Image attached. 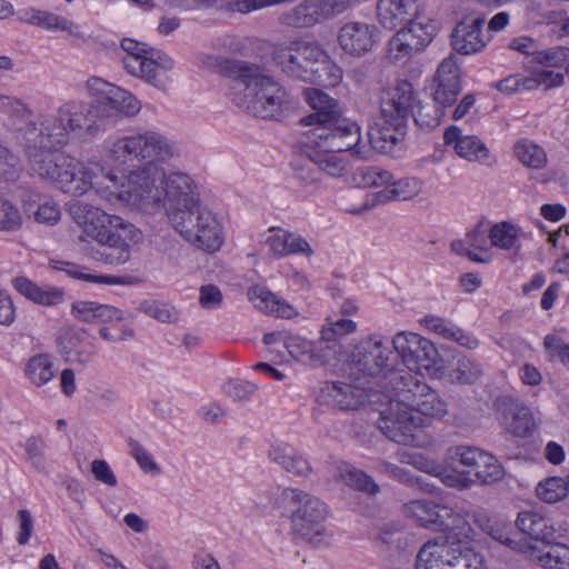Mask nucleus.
<instances>
[{"instance_id":"obj_34","label":"nucleus","mask_w":569,"mask_h":569,"mask_svg":"<svg viewBox=\"0 0 569 569\" xmlns=\"http://www.w3.org/2000/svg\"><path fill=\"white\" fill-rule=\"evenodd\" d=\"M516 523L522 533L537 541H542L546 546L552 543L557 537V529L553 521L538 512H520Z\"/></svg>"},{"instance_id":"obj_56","label":"nucleus","mask_w":569,"mask_h":569,"mask_svg":"<svg viewBox=\"0 0 569 569\" xmlns=\"http://www.w3.org/2000/svg\"><path fill=\"white\" fill-rule=\"evenodd\" d=\"M569 59L568 47H552L543 50H539L536 53L535 62L546 66L558 68L561 67Z\"/></svg>"},{"instance_id":"obj_15","label":"nucleus","mask_w":569,"mask_h":569,"mask_svg":"<svg viewBox=\"0 0 569 569\" xmlns=\"http://www.w3.org/2000/svg\"><path fill=\"white\" fill-rule=\"evenodd\" d=\"M60 112L70 132L86 138L98 136L102 131L98 121L109 118V113H104L101 103L93 104L83 100L63 102L60 106Z\"/></svg>"},{"instance_id":"obj_33","label":"nucleus","mask_w":569,"mask_h":569,"mask_svg":"<svg viewBox=\"0 0 569 569\" xmlns=\"http://www.w3.org/2000/svg\"><path fill=\"white\" fill-rule=\"evenodd\" d=\"M248 298L256 308L266 313L283 319H292L299 316L296 307L266 287H252L248 292Z\"/></svg>"},{"instance_id":"obj_44","label":"nucleus","mask_w":569,"mask_h":569,"mask_svg":"<svg viewBox=\"0 0 569 569\" xmlns=\"http://www.w3.org/2000/svg\"><path fill=\"white\" fill-rule=\"evenodd\" d=\"M53 357L49 353H37L27 359L23 372L31 385L42 387L56 376Z\"/></svg>"},{"instance_id":"obj_10","label":"nucleus","mask_w":569,"mask_h":569,"mask_svg":"<svg viewBox=\"0 0 569 569\" xmlns=\"http://www.w3.org/2000/svg\"><path fill=\"white\" fill-rule=\"evenodd\" d=\"M302 146L331 152L351 151L353 156L365 157L359 124L341 116L310 128L305 133Z\"/></svg>"},{"instance_id":"obj_17","label":"nucleus","mask_w":569,"mask_h":569,"mask_svg":"<svg viewBox=\"0 0 569 569\" xmlns=\"http://www.w3.org/2000/svg\"><path fill=\"white\" fill-rule=\"evenodd\" d=\"M387 96L382 114L390 127L398 128L413 112L417 104L416 92L409 81L398 80L389 88Z\"/></svg>"},{"instance_id":"obj_51","label":"nucleus","mask_w":569,"mask_h":569,"mask_svg":"<svg viewBox=\"0 0 569 569\" xmlns=\"http://www.w3.org/2000/svg\"><path fill=\"white\" fill-rule=\"evenodd\" d=\"M38 27L51 32L64 31L76 38L83 37L79 26L62 16L46 10L41 12Z\"/></svg>"},{"instance_id":"obj_50","label":"nucleus","mask_w":569,"mask_h":569,"mask_svg":"<svg viewBox=\"0 0 569 569\" xmlns=\"http://www.w3.org/2000/svg\"><path fill=\"white\" fill-rule=\"evenodd\" d=\"M24 218L19 207L0 194V232L14 233L23 227Z\"/></svg>"},{"instance_id":"obj_64","label":"nucleus","mask_w":569,"mask_h":569,"mask_svg":"<svg viewBox=\"0 0 569 569\" xmlns=\"http://www.w3.org/2000/svg\"><path fill=\"white\" fill-rule=\"evenodd\" d=\"M18 520V531H17V542L20 546H24L29 542L34 527L33 518L29 510L21 509L17 515Z\"/></svg>"},{"instance_id":"obj_30","label":"nucleus","mask_w":569,"mask_h":569,"mask_svg":"<svg viewBox=\"0 0 569 569\" xmlns=\"http://www.w3.org/2000/svg\"><path fill=\"white\" fill-rule=\"evenodd\" d=\"M70 313L77 320L87 323L120 322L124 319V312L121 309L90 300L74 301Z\"/></svg>"},{"instance_id":"obj_48","label":"nucleus","mask_w":569,"mask_h":569,"mask_svg":"<svg viewBox=\"0 0 569 569\" xmlns=\"http://www.w3.org/2000/svg\"><path fill=\"white\" fill-rule=\"evenodd\" d=\"M483 375L482 366L469 357H458L455 366L450 369L448 377L453 383L472 385L480 380Z\"/></svg>"},{"instance_id":"obj_27","label":"nucleus","mask_w":569,"mask_h":569,"mask_svg":"<svg viewBox=\"0 0 569 569\" xmlns=\"http://www.w3.org/2000/svg\"><path fill=\"white\" fill-rule=\"evenodd\" d=\"M420 17L418 0H378L377 2V18L383 28L392 30Z\"/></svg>"},{"instance_id":"obj_35","label":"nucleus","mask_w":569,"mask_h":569,"mask_svg":"<svg viewBox=\"0 0 569 569\" xmlns=\"http://www.w3.org/2000/svg\"><path fill=\"white\" fill-rule=\"evenodd\" d=\"M12 286L28 300L44 307L58 306L64 301L66 293L62 288L40 287L27 277H16Z\"/></svg>"},{"instance_id":"obj_55","label":"nucleus","mask_w":569,"mask_h":569,"mask_svg":"<svg viewBox=\"0 0 569 569\" xmlns=\"http://www.w3.org/2000/svg\"><path fill=\"white\" fill-rule=\"evenodd\" d=\"M62 211L60 203L53 198L42 200L33 212V219L37 223L44 226H56L61 220Z\"/></svg>"},{"instance_id":"obj_40","label":"nucleus","mask_w":569,"mask_h":569,"mask_svg":"<svg viewBox=\"0 0 569 569\" xmlns=\"http://www.w3.org/2000/svg\"><path fill=\"white\" fill-rule=\"evenodd\" d=\"M407 27L397 31L403 42L412 46L415 52L421 51L428 46L436 32L435 24L426 17H420L406 23Z\"/></svg>"},{"instance_id":"obj_20","label":"nucleus","mask_w":569,"mask_h":569,"mask_svg":"<svg viewBox=\"0 0 569 569\" xmlns=\"http://www.w3.org/2000/svg\"><path fill=\"white\" fill-rule=\"evenodd\" d=\"M461 91L460 70L455 56L443 59L433 78L432 97L437 106H452Z\"/></svg>"},{"instance_id":"obj_52","label":"nucleus","mask_w":569,"mask_h":569,"mask_svg":"<svg viewBox=\"0 0 569 569\" xmlns=\"http://www.w3.org/2000/svg\"><path fill=\"white\" fill-rule=\"evenodd\" d=\"M526 16L528 21L533 26L555 24L562 19V13L560 11L549 9L538 0H532L528 4Z\"/></svg>"},{"instance_id":"obj_3","label":"nucleus","mask_w":569,"mask_h":569,"mask_svg":"<svg viewBox=\"0 0 569 569\" xmlns=\"http://www.w3.org/2000/svg\"><path fill=\"white\" fill-rule=\"evenodd\" d=\"M160 209L174 230L199 249L216 252L223 244L222 226L212 211L200 207L198 187L189 174L157 168L140 210Z\"/></svg>"},{"instance_id":"obj_32","label":"nucleus","mask_w":569,"mask_h":569,"mask_svg":"<svg viewBox=\"0 0 569 569\" xmlns=\"http://www.w3.org/2000/svg\"><path fill=\"white\" fill-rule=\"evenodd\" d=\"M268 456L286 472L296 477H307L312 470L309 460L297 448L287 442L273 443Z\"/></svg>"},{"instance_id":"obj_6","label":"nucleus","mask_w":569,"mask_h":569,"mask_svg":"<svg viewBox=\"0 0 569 569\" xmlns=\"http://www.w3.org/2000/svg\"><path fill=\"white\" fill-rule=\"evenodd\" d=\"M102 159L106 163L124 167L132 162L147 163L136 170L148 167H161L179 156L176 142L163 133L149 129H130L108 137L102 144Z\"/></svg>"},{"instance_id":"obj_13","label":"nucleus","mask_w":569,"mask_h":569,"mask_svg":"<svg viewBox=\"0 0 569 569\" xmlns=\"http://www.w3.org/2000/svg\"><path fill=\"white\" fill-rule=\"evenodd\" d=\"M270 56L284 73L303 81L310 78L308 69L312 61L323 59L325 50L315 42L291 39L272 44Z\"/></svg>"},{"instance_id":"obj_42","label":"nucleus","mask_w":569,"mask_h":569,"mask_svg":"<svg viewBox=\"0 0 569 569\" xmlns=\"http://www.w3.org/2000/svg\"><path fill=\"white\" fill-rule=\"evenodd\" d=\"M503 405H507L510 409V416L503 418L507 431L517 437L530 436L536 426L531 410L512 399H507Z\"/></svg>"},{"instance_id":"obj_19","label":"nucleus","mask_w":569,"mask_h":569,"mask_svg":"<svg viewBox=\"0 0 569 569\" xmlns=\"http://www.w3.org/2000/svg\"><path fill=\"white\" fill-rule=\"evenodd\" d=\"M486 18L482 16L467 17L460 21L452 32V48L460 54H476L482 51L491 37L483 32Z\"/></svg>"},{"instance_id":"obj_23","label":"nucleus","mask_w":569,"mask_h":569,"mask_svg":"<svg viewBox=\"0 0 569 569\" xmlns=\"http://www.w3.org/2000/svg\"><path fill=\"white\" fill-rule=\"evenodd\" d=\"M423 182L416 177H405L398 180L392 178V182L387 189L369 193L363 204L353 209L355 213H362L376 206L390 201H407L417 197L422 190Z\"/></svg>"},{"instance_id":"obj_57","label":"nucleus","mask_w":569,"mask_h":569,"mask_svg":"<svg viewBox=\"0 0 569 569\" xmlns=\"http://www.w3.org/2000/svg\"><path fill=\"white\" fill-rule=\"evenodd\" d=\"M130 455L137 461L140 469L146 473L158 475L160 467L154 461L152 455L138 441L130 440Z\"/></svg>"},{"instance_id":"obj_54","label":"nucleus","mask_w":569,"mask_h":569,"mask_svg":"<svg viewBox=\"0 0 569 569\" xmlns=\"http://www.w3.org/2000/svg\"><path fill=\"white\" fill-rule=\"evenodd\" d=\"M141 109L140 101L129 91L119 87V92L114 93L108 107L109 117L113 110L120 111L128 117L136 116Z\"/></svg>"},{"instance_id":"obj_59","label":"nucleus","mask_w":569,"mask_h":569,"mask_svg":"<svg viewBox=\"0 0 569 569\" xmlns=\"http://www.w3.org/2000/svg\"><path fill=\"white\" fill-rule=\"evenodd\" d=\"M23 447L26 450L27 459L30 461L32 467L38 471H43L46 450L44 441L39 437L31 436L26 440Z\"/></svg>"},{"instance_id":"obj_61","label":"nucleus","mask_w":569,"mask_h":569,"mask_svg":"<svg viewBox=\"0 0 569 569\" xmlns=\"http://www.w3.org/2000/svg\"><path fill=\"white\" fill-rule=\"evenodd\" d=\"M293 1L295 0H234L229 2L228 8L232 12L244 14L286 2L291 3Z\"/></svg>"},{"instance_id":"obj_38","label":"nucleus","mask_w":569,"mask_h":569,"mask_svg":"<svg viewBox=\"0 0 569 569\" xmlns=\"http://www.w3.org/2000/svg\"><path fill=\"white\" fill-rule=\"evenodd\" d=\"M527 558L545 569H569V546L550 543L540 549L532 543Z\"/></svg>"},{"instance_id":"obj_9","label":"nucleus","mask_w":569,"mask_h":569,"mask_svg":"<svg viewBox=\"0 0 569 569\" xmlns=\"http://www.w3.org/2000/svg\"><path fill=\"white\" fill-rule=\"evenodd\" d=\"M417 569H488L482 553L450 537L427 541L419 550Z\"/></svg>"},{"instance_id":"obj_29","label":"nucleus","mask_w":569,"mask_h":569,"mask_svg":"<svg viewBox=\"0 0 569 569\" xmlns=\"http://www.w3.org/2000/svg\"><path fill=\"white\" fill-rule=\"evenodd\" d=\"M283 347L293 360L312 367L323 365L329 353L321 341L309 340L299 335L284 337Z\"/></svg>"},{"instance_id":"obj_60","label":"nucleus","mask_w":569,"mask_h":569,"mask_svg":"<svg viewBox=\"0 0 569 569\" xmlns=\"http://www.w3.org/2000/svg\"><path fill=\"white\" fill-rule=\"evenodd\" d=\"M413 114L415 121L420 127L436 128L440 124L443 111L429 104H419L417 110L411 113Z\"/></svg>"},{"instance_id":"obj_25","label":"nucleus","mask_w":569,"mask_h":569,"mask_svg":"<svg viewBox=\"0 0 569 569\" xmlns=\"http://www.w3.org/2000/svg\"><path fill=\"white\" fill-rule=\"evenodd\" d=\"M261 241L268 247L273 258L291 254L310 257L313 253L311 246L302 236L277 227H271L263 232Z\"/></svg>"},{"instance_id":"obj_53","label":"nucleus","mask_w":569,"mask_h":569,"mask_svg":"<svg viewBox=\"0 0 569 569\" xmlns=\"http://www.w3.org/2000/svg\"><path fill=\"white\" fill-rule=\"evenodd\" d=\"M87 89L91 96L97 98V103H101L104 113H108V107L114 93L119 92V87L101 78L91 77L87 81Z\"/></svg>"},{"instance_id":"obj_24","label":"nucleus","mask_w":569,"mask_h":569,"mask_svg":"<svg viewBox=\"0 0 569 569\" xmlns=\"http://www.w3.org/2000/svg\"><path fill=\"white\" fill-rule=\"evenodd\" d=\"M320 399L323 403L342 410H355L365 405L367 400L375 402V393L365 388L346 382H328L321 388Z\"/></svg>"},{"instance_id":"obj_4","label":"nucleus","mask_w":569,"mask_h":569,"mask_svg":"<svg viewBox=\"0 0 569 569\" xmlns=\"http://www.w3.org/2000/svg\"><path fill=\"white\" fill-rule=\"evenodd\" d=\"M400 460L415 465L426 473L439 478L446 487L458 491L469 490L477 483L498 482L506 473L505 468L493 455L472 446L460 445L448 448L443 463L421 456L406 460L401 455Z\"/></svg>"},{"instance_id":"obj_7","label":"nucleus","mask_w":569,"mask_h":569,"mask_svg":"<svg viewBox=\"0 0 569 569\" xmlns=\"http://www.w3.org/2000/svg\"><path fill=\"white\" fill-rule=\"evenodd\" d=\"M231 72L228 96L238 107L262 119L281 112L288 96L277 81L244 62H234Z\"/></svg>"},{"instance_id":"obj_8","label":"nucleus","mask_w":569,"mask_h":569,"mask_svg":"<svg viewBox=\"0 0 569 569\" xmlns=\"http://www.w3.org/2000/svg\"><path fill=\"white\" fill-rule=\"evenodd\" d=\"M120 46L126 53L122 58L123 68L129 74L159 90L169 88L174 62L168 54L130 38L122 39Z\"/></svg>"},{"instance_id":"obj_28","label":"nucleus","mask_w":569,"mask_h":569,"mask_svg":"<svg viewBox=\"0 0 569 569\" xmlns=\"http://www.w3.org/2000/svg\"><path fill=\"white\" fill-rule=\"evenodd\" d=\"M49 266L58 271L64 272L68 277L100 286H129L134 283L131 276H113L93 272L89 267L66 260H50Z\"/></svg>"},{"instance_id":"obj_11","label":"nucleus","mask_w":569,"mask_h":569,"mask_svg":"<svg viewBox=\"0 0 569 569\" xmlns=\"http://www.w3.org/2000/svg\"><path fill=\"white\" fill-rule=\"evenodd\" d=\"M391 343L410 371L431 378L441 376V357L429 339L412 331H400L393 336Z\"/></svg>"},{"instance_id":"obj_36","label":"nucleus","mask_w":569,"mask_h":569,"mask_svg":"<svg viewBox=\"0 0 569 569\" xmlns=\"http://www.w3.org/2000/svg\"><path fill=\"white\" fill-rule=\"evenodd\" d=\"M12 286L28 300L44 307L58 306L64 301L66 293L62 288L40 287L27 277H16Z\"/></svg>"},{"instance_id":"obj_43","label":"nucleus","mask_w":569,"mask_h":569,"mask_svg":"<svg viewBox=\"0 0 569 569\" xmlns=\"http://www.w3.org/2000/svg\"><path fill=\"white\" fill-rule=\"evenodd\" d=\"M522 229L511 221L493 223L488 233L490 244L503 251H517L521 247Z\"/></svg>"},{"instance_id":"obj_2","label":"nucleus","mask_w":569,"mask_h":569,"mask_svg":"<svg viewBox=\"0 0 569 569\" xmlns=\"http://www.w3.org/2000/svg\"><path fill=\"white\" fill-rule=\"evenodd\" d=\"M30 168L40 179L70 197L80 198L94 191L111 206L140 210L158 167L131 170L119 183L117 176L104 170L98 161L47 151L39 154L30 152Z\"/></svg>"},{"instance_id":"obj_45","label":"nucleus","mask_w":569,"mask_h":569,"mask_svg":"<svg viewBox=\"0 0 569 569\" xmlns=\"http://www.w3.org/2000/svg\"><path fill=\"white\" fill-rule=\"evenodd\" d=\"M512 152L516 160L528 169L542 170L548 164L545 148L531 139L522 138L516 141Z\"/></svg>"},{"instance_id":"obj_41","label":"nucleus","mask_w":569,"mask_h":569,"mask_svg":"<svg viewBox=\"0 0 569 569\" xmlns=\"http://www.w3.org/2000/svg\"><path fill=\"white\" fill-rule=\"evenodd\" d=\"M333 478L336 481L358 491L369 495L379 492V486L370 476L348 462L341 461L335 466Z\"/></svg>"},{"instance_id":"obj_18","label":"nucleus","mask_w":569,"mask_h":569,"mask_svg":"<svg viewBox=\"0 0 569 569\" xmlns=\"http://www.w3.org/2000/svg\"><path fill=\"white\" fill-rule=\"evenodd\" d=\"M342 51L352 57H362L370 52L378 42L377 28L365 21H349L338 33Z\"/></svg>"},{"instance_id":"obj_58","label":"nucleus","mask_w":569,"mask_h":569,"mask_svg":"<svg viewBox=\"0 0 569 569\" xmlns=\"http://www.w3.org/2000/svg\"><path fill=\"white\" fill-rule=\"evenodd\" d=\"M0 112L9 117L16 118L19 121H28L30 118V110L26 103L14 97L0 93Z\"/></svg>"},{"instance_id":"obj_16","label":"nucleus","mask_w":569,"mask_h":569,"mask_svg":"<svg viewBox=\"0 0 569 569\" xmlns=\"http://www.w3.org/2000/svg\"><path fill=\"white\" fill-rule=\"evenodd\" d=\"M282 502L291 510V520L299 530L312 529L327 517V506L319 498L297 488L281 491Z\"/></svg>"},{"instance_id":"obj_14","label":"nucleus","mask_w":569,"mask_h":569,"mask_svg":"<svg viewBox=\"0 0 569 569\" xmlns=\"http://www.w3.org/2000/svg\"><path fill=\"white\" fill-rule=\"evenodd\" d=\"M40 128L29 124L24 134V147L30 158L31 153L52 152V149L64 146L69 140L70 130L61 116L60 107L57 113L44 114L40 118Z\"/></svg>"},{"instance_id":"obj_1","label":"nucleus","mask_w":569,"mask_h":569,"mask_svg":"<svg viewBox=\"0 0 569 569\" xmlns=\"http://www.w3.org/2000/svg\"><path fill=\"white\" fill-rule=\"evenodd\" d=\"M396 363L387 341L378 335L360 340L349 356L352 370L385 383L387 402L378 421L381 432L399 445L422 447L425 428L447 415V405L426 382L397 372Z\"/></svg>"},{"instance_id":"obj_49","label":"nucleus","mask_w":569,"mask_h":569,"mask_svg":"<svg viewBox=\"0 0 569 569\" xmlns=\"http://www.w3.org/2000/svg\"><path fill=\"white\" fill-rule=\"evenodd\" d=\"M358 325L350 318L333 313L327 317L321 329V340L327 342L338 341L347 335L356 332Z\"/></svg>"},{"instance_id":"obj_46","label":"nucleus","mask_w":569,"mask_h":569,"mask_svg":"<svg viewBox=\"0 0 569 569\" xmlns=\"http://www.w3.org/2000/svg\"><path fill=\"white\" fill-rule=\"evenodd\" d=\"M308 72L311 73L310 78H305L303 81L323 87H336L343 77L342 69L326 52L323 59L312 61Z\"/></svg>"},{"instance_id":"obj_37","label":"nucleus","mask_w":569,"mask_h":569,"mask_svg":"<svg viewBox=\"0 0 569 569\" xmlns=\"http://www.w3.org/2000/svg\"><path fill=\"white\" fill-rule=\"evenodd\" d=\"M481 527L496 541L528 557L532 542L520 537L518 533H513L510 525L507 522L488 518L485 522H481Z\"/></svg>"},{"instance_id":"obj_31","label":"nucleus","mask_w":569,"mask_h":569,"mask_svg":"<svg viewBox=\"0 0 569 569\" xmlns=\"http://www.w3.org/2000/svg\"><path fill=\"white\" fill-rule=\"evenodd\" d=\"M303 94L313 112L301 118L302 126L315 128L340 116L337 101L321 90L306 89Z\"/></svg>"},{"instance_id":"obj_62","label":"nucleus","mask_w":569,"mask_h":569,"mask_svg":"<svg viewBox=\"0 0 569 569\" xmlns=\"http://www.w3.org/2000/svg\"><path fill=\"white\" fill-rule=\"evenodd\" d=\"M543 346L549 357L559 359L569 369V345L556 335L545 337Z\"/></svg>"},{"instance_id":"obj_21","label":"nucleus","mask_w":569,"mask_h":569,"mask_svg":"<svg viewBox=\"0 0 569 569\" xmlns=\"http://www.w3.org/2000/svg\"><path fill=\"white\" fill-rule=\"evenodd\" d=\"M331 0H305L280 17L282 24L293 28H309L337 16Z\"/></svg>"},{"instance_id":"obj_39","label":"nucleus","mask_w":569,"mask_h":569,"mask_svg":"<svg viewBox=\"0 0 569 569\" xmlns=\"http://www.w3.org/2000/svg\"><path fill=\"white\" fill-rule=\"evenodd\" d=\"M306 157L318 167V169L326 174L340 178L349 171V162L343 157L339 156L340 152L325 151L316 147L302 146Z\"/></svg>"},{"instance_id":"obj_12","label":"nucleus","mask_w":569,"mask_h":569,"mask_svg":"<svg viewBox=\"0 0 569 569\" xmlns=\"http://www.w3.org/2000/svg\"><path fill=\"white\" fill-rule=\"evenodd\" d=\"M406 516L412 518L419 526L438 530L450 531L463 538H470L472 529L467 516L447 505L430 500H413L403 507Z\"/></svg>"},{"instance_id":"obj_5","label":"nucleus","mask_w":569,"mask_h":569,"mask_svg":"<svg viewBox=\"0 0 569 569\" xmlns=\"http://www.w3.org/2000/svg\"><path fill=\"white\" fill-rule=\"evenodd\" d=\"M67 211L81 229V240L89 239L112 250L94 256L96 260L110 266H122L130 260V244L140 240V231L134 224L82 200L69 201Z\"/></svg>"},{"instance_id":"obj_63","label":"nucleus","mask_w":569,"mask_h":569,"mask_svg":"<svg viewBox=\"0 0 569 569\" xmlns=\"http://www.w3.org/2000/svg\"><path fill=\"white\" fill-rule=\"evenodd\" d=\"M420 325L430 332L440 336L443 339L449 340L452 336L455 323L438 316L429 315L419 320Z\"/></svg>"},{"instance_id":"obj_47","label":"nucleus","mask_w":569,"mask_h":569,"mask_svg":"<svg viewBox=\"0 0 569 569\" xmlns=\"http://www.w3.org/2000/svg\"><path fill=\"white\" fill-rule=\"evenodd\" d=\"M567 477L550 476L541 479L535 488L536 498L546 505H556L569 496Z\"/></svg>"},{"instance_id":"obj_26","label":"nucleus","mask_w":569,"mask_h":569,"mask_svg":"<svg viewBox=\"0 0 569 569\" xmlns=\"http://www.w3.org/2000/svg\"><path fill=\"white\" fill-rule=\"evenodd\" d=\"M446 146L452 147L456 154L470 162L488 163L490 150L486 143L477 136L462 134L457 126H450L443 133Z\"/></svg>"},{"instance_id":"obj_22","label":"nucleus","mask_w":569,"mask_h":569,"mask_svg":"<svg viewBox=\"0 0 569 569\" xmlns=\"http://www.w3.org/2000/svg\"><path fill=\"white\" fill-rule=\"evenodd\" d=\"M561 73L551 70H535L530 73H515L496 83L500 92L512 94L537 90L539 87L552 88L562 84Z\"/></svg>"}]
</instances>
